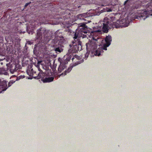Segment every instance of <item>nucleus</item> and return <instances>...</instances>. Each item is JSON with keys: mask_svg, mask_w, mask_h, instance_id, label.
<instances>
[{"mask_svg": "<svg viewBox=\"0 0 152 152\" xmlns=\"http://www.w3.org/2000/svg\"><path fill=\"white\" fill-rule=\"evenodd\" d=\"M88 28L84 23H81L78 24V28L76 30L73 37L74 40L72 41L73 46L69 50L70 53H75L79 50L82 49V42L80 41L79 37L85 38L87 37L85 34L87 33Z\"/></svg>", "mask_w": 152, "mask_h": 152, "instance_id": "nucleus-1", "label": "nucleus"}, {"mask_svg": "<svg viewBox=\"0 0 152 152\" xmlns=\"http://www.w3.org/2000/svg\"><path fill=\"white\" fill-rule=\"evenodd\" d=\"M118 21L115 22H113L110 24L108 21L105 22L104 20L101 21L99 22L98 29L94 30V32L101 34L102 31L104 33H107L108 32V30L111 28H119L120 26L118 23Z\"/></svg>", "mask_w": 152, "mask_h": 152, "instance_id": "nucleus-2", "label": "nucleus"}, {"mask_svg": "<svg viewBox=\"0 0 152 152\" xmlns=\"http://www.w3.org/2000/svg\"><path fill=\"white\" fill-rule=\"evenodd\" d=\"M60 33L59 30L56 31L55 33V39L53 40L54 42L53 45V50L57 53L63 51L64 44L65 42L64 37L61 35H60Z\"/></svg>", "mask_w": 152, "mask_h": 152, "instance_id": "nucleus-3", "label": "nucleus"}, {"mask_svg": "<svg viewBox=\"0 0 152 152\" xmlns=\"http://www.w3.org/2000/svg\"><path fill=\"white\" fill-rule=\"evenodd\" d=\"M93 40L89 41L86 44L87 50V51L91 50L93 52L94 51L95 55L99 56L101 54L102 49L101 48H99L96 50V49L97 48V45L96 42L97 40L94 37L93 38Z\"/></svg>", "mask_w": 152, "mask_h": 152, "instance_id": "nucleus-4", "label": "nucleus"}, {"mask_svg": "<svg viewBox=\"0 0 152 152\" xmlns=\"http://www.w3.org/2000/svg\"><path fill=\"white\" fill-rule=\"evenodd\" d=\"M70 11L69 10H63L61 12H62L61 16L60 18L64 21L63 23H69V21L70 20Z\"/></svg>", "mask_w": 152, "mask_h": 152, "instance_id": "nucleus-5", "label": "nucleus"}, {"mask_svg": "<svg viewBox=\"0 0 152 152\" xmlns=\"http://www.w3.org/2000/svg\"><path fill=\"white\" fill-rule=\"evenodd\" d=\"M46 33L47 31L46 30L42 27L40 28L39 29H38L37 31V39H41L42 38L43 34L44 36V37H47L48 36L46 35Z\"/></svg>", "mask_w": 152, "mask_h": 152, "instance_id": "nucleus-6", "label": "nucleus"}, {"mask_svg": "<svg viewBox=\"0 0 152 152\" xmlns=\"http://www.w3.org/2000/svg\"><path fill=\"white\" fill-rule=\"evenodd\" d=\"M79 58H80L79 56H78L76 55H75L74 57H73V58L72 59V61H74V60L75 59H76V60H77L78 61H76V63H75L76 64H73V65H70V66L68 68V69L67 70H66L65 71L64 75H66V73H69L72 69L73 67L74 66H75L76 65H78V64L81 63V62H80L81 61H79L78 60V59H79ZM83 60H82V61H81V62H83Z\"/></svg>", "mask_w": 152, "mask_h": 152, "instance_id": "nucleus-7", "label": "nucleus"}, {"mask_svg": "<svg viewBox=\"0 0 152 152\" xmlns=\"http://www.w3.org/2000/svg\"><path fill=\"white\" fill-rule=\"evenodd\" d=\"M91 17L90 15H88L86 13L79 14L77 16V19L84 20L85 21L87 20V22L85 23H86L91 22V21L89 19Z\"/></svg>", "mask_w": 152, "mask_h": 152, "instance_id": "nucleus-8", "label": "nucleus"}, {"mask_svg": "<svg viewBox=\"0 0 152 152\" xmlns=\"http://www.w3.org/2000/svg\"><path fill=\"white\" fill-rule=\"evenodd\" d=\"M58 60L60 63V65L58 68V71L61 72L66 67V64L68 63L69 60L66 59L62 60L61 58H59Z\"/></svg>", "mask_w": 152, "mask_h": 152, "instance_id": "nucleus-9", "label": "nucleus"}, {"mask_svg": "<svg viewBox=\"0 0 152 152\" xmlns=\"http://www.w3.org/2000/svg\"><path fill=\"white\" fill-rule=\"evenodd\" d=\"M27 74L30 76L28 79H31L34 78V76L35 75L36 72L33 70L31 66H28L26 71Z\"/></svg>", "mask_w": 152, "mask_h": 152, "instance_id": "nucleus-10", "label": "nucleus"}, {"mask_svg": "<svg viewBox=\"0 0 152 152\" xmlns=\"http://www.w3.org/2000/svg\"><path fill=\"white\" fill-rule=\"evenodd\" d=\"M105 41L106 43L103 45L102 48V50L101 51H103V50H107V47H108L111 44V42L112 41V37L110 36H107L105 39Z\"/></svg>", "mask_w": 152, "mask_h": 152, "instance_id": "nucleus-11", "label": "nucleus"}, {"mask_svg": "<svg viewBox=\"0 0 152 152\" xmlns=\"http://www.w3.org/2000/svg\"><path fill=\"white\" fill-rule=\"evenodd\" d=\"M19 65L15 62L10 64L9 67V70L12 74L16 71L19 69Z\"/></svg>", "mask_w": 152, "mask_h": 152, "instance_id": "nucleus-12", "label": "nucleus"}, {"mask_svg": "<svg viewBox=\"0 0 152 152\" xmlns=\"http://www.w3.org/2000/svg\"><path fill=\"white\" fill-rule=\"evenodd\" d=\"M148 12L145 11L143 12L138 14V15L135 17V18L138 19L145 20L146 18L149 17V15H148Z\"/></svg>", "mask_w": 152, "mask_h": 152, "instance_id": "nucleus-13", "label": "nucleus"}, {"mask_svg": "<svg viewBox=\"0 0 152 152\" xmlns=\"http://www.w3.org/2000/svg\"><path fill=\"white\" fill-rule=\"evenodd\" d=\"M7 82L4 80L0 83V93L4 91L7 89L8 88Z\"/></svg>", "mask_w": 152, "mask_h": 152, "instance_id": "nucleus-14", "label": "nucleus"}, {"mask_svg": "<svg viewBox=\"0 0 152 152\" xmlns=\"http://www.w3.org/2000/svg\"><path fill=\"white\" fill-rule=\"evenodd\" d=\"M37 75V74L36 73L35 75L34 76V78L39 79L41 78L42 79L44 78L46 74L45 73L43 72L42 71H41L38 73Z\"/></svg>", "mask_w": 152, "mask_h": 152, "instance_id": "nucleus-15", "label": "nucleus"}, {"mask_svg": "<svg viewBox=\"0 0 152 152\" xmlns=\"http://www.w3.org/2000/svg\"><path fill=\"white\" fill-rule=\"evenodd\" d=\"M105 0H96V2L98 3H96L98 5L100 6L101 7L104 6V4L105 2Z\"/></svg>", "mask_w": 152, "mask_h": 152, "instance_id": "nucleus-16", "label": "nucleus"}, {"mask_svg": "<svg viewBox=\"0 0 152 152\" xmlns=\"http://www.w3.org/2000/svg\"><path fill=\"white\" fill-rule=\"evenodd\" d=\"M54 79L53 77H49L48 78H45L43 80L44 82H50L52 81Z\"/></svg>", "mask_w": 152, "mask_h": 152, "instance_id": "nucleus-17", "label": "nucleus"}, {"mask_svg": "<svg viewBox=\"0 0 152 152\" xmlns=\"http://www.w3.org/2000/svg\"><path fill=\"white\" fill-rule=\"evenodd\" d=\"M7 75L8 73L7 72L6 70L4 68H0V75Z\"/></svg>", "mask_w": 152, "mask_h": 152, "instance_id": "nucleus-18", "label": "nucleus"}, {"mask_svg": "<svg viewBox=\"0 0 152 152\" xmlns=\"http://www.w3.org/2000/svg\"><path fill=\"white\" fill-rule=\"evenodd\" d=\"M130 0H126L125 1L124 4V5L126 7L127 5H129L130 4H131V2H130Z\"/></svg>", "mask_w": 152, "mask_h": 152, "instance_id": "nucleus-19", "label": "nucleus"}, {"mask_svg": "<svg viewBox=\"0 0 152 152\" xmlns=\"http://www.w3.org/2000/svg\"><path fill=\"white\" fill-rule=\"evenodd\" d=\"M15 81H13L12 80L10 81L8 83V87H9L10 86H11L14 83H15Z\"/></svg>", "mask_w": 152, "mask_h": 152, "instance_id": "nucleus-20", "label": "nucleus"}, {"mask_svg": "<svg viewBox=\"0 0 152 152\" xmlns=\"http://www.w3.org/2000/svg\"><path fill=\"white\" fill-rule=\"evenodd\" d=\"M89 54V53L88 52H86V54H85V58L86 59L88 57Z\"/></svg>", "mask_w": 152, "mask_h": 152, "instance_id": "nucleus-21", "label": "nucleus"}, {"mask_svg": "<svg viewBox=\"0 0 152 152\" xmlns=\"http://www.w3.org/2000/svg\"><path fill=\"white\" fill-rule=\"evenodd\" d=\"M112 10L111 9L108 8V9H106L105 10H104V11H107V12H111L112 11Z\"/></svg>", "mask_w": 152, "mask_h": 152, "instance_id": "nucleus-22", "label": "nucleus"}, {"mask_svg": "<svg viewBox=\"0 0 152 152\" xmlns=\"http://www.w3.org/2000/svg\"><path fill=\"white\" fill-rule=\"evenodd\" d=\"M30 3H26L24 7H26Z\"/></svg>", "mask_w": 152, "mask_h": 152, "instance_id": "nucleus-23", "label": "nucleus"}, {"mask_svg": "<svg viewBox=\"0 0 152 152\" xmlns=\"http://www.w3.org/2000/svg\"><path fill=\"white\" fill-rule=\"evenodd\" d=\"M129 24H127V25H125L124 26V27H127V26H129Z\"/></svg>", "mask_w": 152, "mask_h": 152, "instance_id": "nucleus-24", "label": "nucleus"}, {"mask_svg": "<svg viewBox=\"0 0 152 152\" xmlns=\"http://www.w3.org/2000/svg\"><path fill=\"white\" fill-rule=\"evenodd\" d=\"M38 70H39V71H40H40H42L40 69H38Z\"/></svg>", "mask_w": 152, "mask_h": 152, "instance_id": "nucleus-25", "label": "nucleus"}, {"mask_svg": "<svg viewBox=\"0 0 152 152\" xmlns=\"http://www.w3.org/2000/svg\"><path fill=\"white\" fill-rule=\"evenodd\" d=\"M2 60H3V59H2L0 58V61H2Z\"/></svg>", "mask_w": 152, "mask_h": 152, "instance_id": "nucleus-26", "label": "nucleus"}, {"mask_svg": "<svg viewBox=\"0 0 152 152\" xmlns=\"http://www.w3.org/2000/svg\"><path fill=\"white\" fill-rule=\"evenodd\" d=\"M1 65H2L3 63H2V62H1Z\"/></svg>", "mask_w": 152, "mask_h": 152, "instance_id": "nucleus-27", "label": "nucleus"}, {"mask_svg": "<svg viewBox=\"0 0 152 152\" xmlns=\"http://www.w3.org/2000/svg\"><path fill=\"white\" fill-rule=\"evenodd\" d=\"M151 16L152 15V14H151V15H149V16Z\"/></svg>", "mask_w": 152, "mask_h": 152, "instance_id": "nucleus-28", "label": "nucleus"}, {"mask_svg": "<svg viewBox=\"0 0 152 152\" xmlns=\"http://www.w3.org/2000/svg\"><path fill=\"white\" fill-rule=\"evenodd\" d=\"M70 31H71L70 30H69V31H70L71 33V32Z\"/></svg>", "mask_w": 152, "mask_h": 152, "instance_id": "nucleus-29", "label": "nucleus"}, {"mask_svg": "<svg viewBox=\"0 0 152 152\" xmlns=\"http://www.w3.org/2000/svg\"><path fill=\"white\" fill-rule=\"evenodd\" d=\"M98 9H99L100 8L99 7H98Z\"/></svg>", "mask_w": 152, "mask_h": 152, "instance_id": "nucleus-30", "label": "nucleus"}, {"mask_svg": "<svg viewBox=\"0 0 152 152\" xmlns=\"http://www.w3.org/2000/svg\"><path fill=\"white\" fill-rule=\"evenodd\" d=\"M64 74V73H63L62 74V75H63Z\"/></svg>", "mask_w": 152, "mask_h": 152, "instance_id": "nucleus-31", "label": "nucleus"}]
</instances>
